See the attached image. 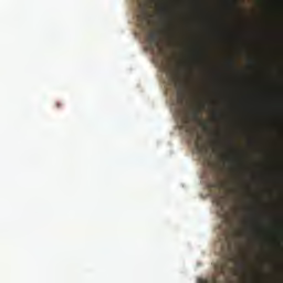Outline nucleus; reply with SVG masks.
Here are the masks:
<instances>
[{
	"mask_svg": "<svg viewBox=\"0 0 283 283\" xmlns=\"http://www.w3.org/2000/svg\"><path fill=\"white\" fill-rule=\"evenodd\" d=\"M148 44L150 49L160 48V33L158 31H150L147 36Z\"/></svg>",
	"mask_w": 283,
	"mask_h": 283,
	"instance_id": "3",
	"label": "nucleus"
},
{
	"mask_svg": "<svg viewBox=\"0 0 283 283\" xmlns=\"http://www.w3.org/2000/svg\"><path fill=\"white\" fill-rule=\"evenodd\" d=\"M55 106L60 109L63 107V103H61V101H56Z\"/></svg>",
	"mask_w": 283,
	"mask_h": 283,
	"instance_id": "13",
	"label": "nucleus"
},
{
	"mask_svg": "<svg viewBox=\"0 0 283 283\" xmlns=\"http://www.w3.org/2000/svg\"><path fill=\"white\" fill-rule=\"evenodd\" d=\"M227 147L230 149L231 155L227 158L231 165H240V156L237 151L235 143L232 138H228Z\"/></svg>",
	"mask_w": 283,
	"mask_h": 283,
	"instance_id": "2",
	"label": "nucleus"
},
{
	"mask_svg": "<svg viewBox=\"0 0 283 283\" xmlns=\"http://www.w3.org/2000/svg\"><path fill=\"white\" fill-rule=\"evenodd\" d=\"M198 283H217V279H198Z\"/></svg>",
	"mask_w": 283,
	"mask_h": 283,
	"instance_id": "9",
	"label": "nucleus"
},
{
	"mask_svg": "<svg viewBox=\"0 0 283 283\" xmlns=\"http://www.w3.org/2000/svg\"><path fill=\"white\" fill-rule=\"evenodd\" d=\"M229 65H230V67H235V62H234V60H229Z\"/></svg>",
	"mask_w": 283,
	"mask_h": 283,
	"instance_id": "14",
	"label": "nucleus"
},
{
	"mask_svg": "<svg viewBox=\"0 0 283 283\" xmlns=\"http://www.w3.org/2000/svg\"><path fill=\"white\" fill-rule=\"evenodd\" d=\"M213 118H222V114H220V112H213Z\"/></svg>",
	"mask_w": 283,
	"mask_h": 283,
	"instance_id": "12",
	"label": "nucleus"
},
{
	"mask_svg": "<svg viewBox=\"0 0 283 283\" xmlns=\"http://www.w3.org/2000/svg\"><path fill=\"white\" fill-rule=\"evenodd\" d=\"M223 239H224V241H226V244H227L228 247H230V245H231V241H230V237H229L228 232H224Z\"/></svg>",
	"mask_w": 283,
	"mask_h": 283,
	"instance_id": "10",
	"label": "nucleus"
},
{
	"mask_svg": "<svg viewBox=\"0 0 283 283\" xmlns=\"http://www.w3.org/2000/svg\"><path fill=\"white\" fill-rule=\"evenodd\" d=\"M216 270L220 274H226V272L228 270V262L227 261H221V263H219V265H216Z\"/></svg>",
	"mask_w": 283,
	"mask_h": 283,
	"instance_id": "7",
	"label": "nucleus"
},
{
	"mask_svg": "<svg viewBox=\"0 0 283 283\" xmlns=\"http://www.w3.org/2000/svg\"><path fill=\"white\" fill-rule=\"evenodd\" d=\"M238 268H239L240 270H247V263H245V261H239V262H238Z\"/></svg>",
	"mask_w": 283,
	"mask_h": 283,
	"instance_id": "11",
	"label": "nucleus"
},
{
	"mask_svg": "<svg viewBox=\"0 0 283 283\" xmlns=\"http://www.w3.org/2000/svg\"><path fill=\"white\" fill-rule=\"evenodd\" d=\"M196 146L200 154H203L205 151H207L206 145H200L199 143H196Z\"/></svg>",
	"mask_w": 283,
	"mask_h": 283,
	"instance_id": "8",
	"label": "nucleus"
},
{
	"mask_svg": "<svg viewBox=\"0 0 283 283\" xmlns=\"http://www.w3.org/2000/svg\"><path fill=\"white\" fill-rule=\"evenodd\" d=\"M138 20L143 22L144 24H148L149 22V13L148 11H140V13L137 15Z\"/></svg>",
	"mask_w": 283,
	"mask_h": 283,
	"instance_id": "6",
	"label": "nucleus"
},
{
	"mask_svg": "<svg viewBox=\"0 0 283 283\" xmlns=\"http://www.w3.org/2000/svg\"><path fill=\"white\" fill-rule=\"evenodd\" d=\"M160 13L165 18H171V9L168 2H163V4H160Z\"/></svg>",
	"mask_w": 283,
	"mask_h": 283,
	"instance_id": "5",
	"label": "nucleus"
},
{
	"mask_svg": "<svg viewBox=\"0 0 283 283\" xmlns=\"http://www.w3.org/2000/svg\"><path fill=\"white\" fill-rule=\"evenodd\" d=\"M232 7H237V2H232Z\"/></svg>",
	"mask_w": 283,
	"mask_h": 283,
	"instance_id": "15",
	"label": "nucleus"
},
{
	"mask_svg": "<svg viewBox=\"0 0 283 283\" xmlns=\"http://www.w3.org/2000/svg\"><path fill=\"white\" fill-rule=\"evenodd\" d=\"M170 76H171L172 82L175 83V86L178 90V93L184 94L185 93V78L182 76L181 70L172 69L170 72Z\"/></svg>",
	"mask_w": 283,
	"mask_h": 283,
	"instance_id": "1",
	"label": "nucleus"
},
{
	"mask_svg": "<svg viewBox=\"0 0 283 283\" xmlns=\"http://www.w3.org/2000/svg\"><path fill=\"white\" fill-rule=\"evenodd\" d=\"M281 241H283V237H281Z\"/></svg>",
	"mask_w": 283,
	"mask_h": 283,
	"instance_id": "16",
	"label": "nucleus"
},
{
	"mask_svg": "<svg viewBox=\"0 0 283 283\" xmlns=\"http://www.w3.org/2000/svg\"><path fill=\"white\" fill-rule=\"evenodd\" d=\"M200 114L201 109H199L198 107H191V109L187 112L186 123H189L190 120H198Z\"/></svg>",
	"mask_w": 283,
	"mask_h": 283,
	"instance_id": "4",
	"label": "nucleus"
}]
</instances>
